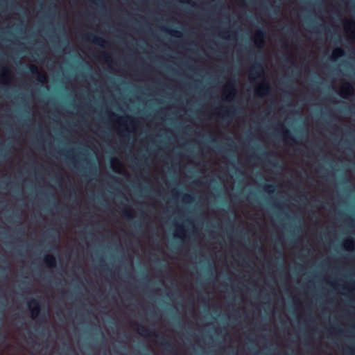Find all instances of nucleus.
I'll return each instance as SVG.
<instances>
[{"mask_svg":"<svg viewBox=\"0 0 355 355\" xmlns=\"http://www.w3.org/2000/svg\"><path fill=\"white\" fill-rule=\"evenodd\" d=\"M228 140H229L230 141H231V142H233V141H232V138H229V139H228Z\"/></svg>","mask_w":355,"mask_h":355,"instance_id":"nucleus-34","label":"nucleus"},{"mask_svg":"<svg viewBox=\"0 0 355 355\" xmlns=\"http://www.w3.org/2000/svg\"><path fill=\"white\" fill-rule=\"evenodd\" d=\"M267 155H270L275 156V153H267Z\"/></svg>","mask_w":355,"mask_h":355,"instance_id":"nucleus-32","label":"nucleus"},{"mask_svg":"<svg viewBox=\"0 0 355 355\" xmlns=\"http://www.w3.org/2000/svg\"><path fill=\"white\" fill-rule=\"evenodd\" d=\"M101 57L106 61H108V59L110 58L108 55L104 53L101 55Z\"/></svg>","mask_w":355,"mask_h":355,"instance_id":"nucleus-26","label":"nucleus"},{"mask_svg":"<svg viewBox=\"0 0 355 355\" xmlns=\"http://www.w3.org/2000/svg\"><path fill=\"white\" fill-rule=\"evenodd\" d=\"M10 73V70L7 67H3L1 70V76L2 78H8L9 75Z\"/></svg>","mask_w":355,"mask_h":355,"instance_id":"nucleus-16","label":"nucleus"},{"mask_svg":"<svg viewBox=\"0 0 355 355\" xmlns=\"http://www.w3.org/2000/svg\"><path fill=\"white\" fill-rule=\"evenodd\" d=\"M44 265L49 268H53L56 265V259L52 254H46L43 259Z\"/></svg>","mask_w":355,"mask_h":355,"instance_id":"nucleus-11","label":"nucleus"},{"mask_svg":"<svg viewBox=\"0 0 355 355\" xmlns=\"http://www.w3.org/2000/svg\"><path fill=\"white\" fill-rule=\"evenodd\" d=\"M336 331H337L339 333H341L343 331L342 329H338V328H334Z\"/></svg>","mask_w":355,"mask_h":355,"instance_id":"nucleus-30","label":"nucleus"},{"mask_svg":"<svg viewBox=\"0 0 355 355\" xmlns=\"http://www.w3.org/2000/svg\"><path fill=\"white\" fill-rule=\"evenodd\" d=\"M183 200L186 202H190L193 200V197L189 194H186L184 196Z\"/></svg>","mask_w":355,"mask_h":355,"instance_id":"nucleus-20","label":"nucleus"},{"mask_svg":"<svg viewBox=\"0 0 355 355\" xmlns=\"http://www.w3.org/2000/svg\"><path fill=\"white\" fill-rule=\"evenodd\" d=\"M113 161H116V162H117L118 163H119V161L117 159H113Z\"/></svg>","mask_w":355,"mask_h":355,"instance_id":"nucleus-35","label":"nucleus"},{"mask_svg":"<svg viewBox=\"0 0 355 355\" xmlns=\"http://www.w3.org/2000/svg\"><path fill=\"white\" fill-rule=\"evenodd\" d=\"M264 191L268 193H273L275 191V186L273 184H266L263 187Z\"/></svg>","mask_w":355,"mask_h":355,"instance_id":"nucleus-17","label":"nucleus"},{"mask_svg":"<svg viewBox=\"0 0 355 355\" xmlns=\"http://www.w3.org/2000/svg\"><path fill=\"white\" fill-rule=\"evenodd\" d=\"M346 352L348 355H352L353 354H355V349L348 347L346 349Z\"/></svg>","mask_w":355,"mask_h":355,"instance_id":"nucleus-22","label":"nucleus"},{"mask_svg":"<svg viewBox=\"0 0 355 355\" xmlns=\"http://www.w3.org/2000/svg\"><path fill=\"white\" fill-rule=\"evenodd\" d=\"M178 1L180 2H182V3H190L189 0H178Z\"/></svg>","mask_w":355,"mask_h":355,"instance_id":"nucleus-29","label":"nucleus"},{"mask_svg":"<svg viewBox=\"0 0 355 355\" xmlns=\"http://www.w3.org/2000/svg\"><path fill=\"white\" fill-rule=\"evenodd\" d=\"M28 73L32 75H37V80L42 83H45L46 80V76L44 74L40 73L37 67L34 64L28 67Z\"/></svg>","mask_w":355,"mask_h":355,"instance_id":"nucleus-7","label":"nucleus"},{"mask_svg":"<svg viewBox=\"0 0 355 355\" xmlns=\"http://www.w3.org/2000/svg\"><path fill=\"white\" fill-rule=\"evenodd\" d=\"M270 86L268 83L266 82L260 84L256 89V93L259 96H261L263 94L268 95L270 94Z\"/></svg>","mask_w":355,"mask_h":355,"instance_id":"nucleus-6","label":"nucleus"},{"mask_svg":"<svg viewBox=\"0 0 355 355\" xmlns=\"http://www.w3.org/2000/svg\"><path fill=\"white\" fill-rule=\"evenodd\" d=\"M353 246H354V241L352 240V239H349V240H347L345 242V248L348 250H351L353 249Z\"/></svg>","mask_w":355,"mask_h":355,"instance_id":"nucleus-18","label":"nucleus"},{"mask_svg":"<svg viewBox=\"0 0 355 355\" xmlns=\"http://www.w3.org/2000/svg\"><path fill=\"white\" fill-rule=\"evenodd\" d=\"M85 39L92 43H94L99 46H103L104 40L102 37H98L94 33H89L85 35Z\"/></svg>","mask_w":355,"mask_h":355,"instance_id":"nucleus-9","label":"nucleus"},{"mask_svg":"<svg viewBox=\"0 0 355 355\" xmlns=\"http://www.w3.org/2000/svg\"><path fill=\"white\" fill-rule=\"evenodd\" d=\"M284 47H285L286 49H287L288 45H287L286 44H284Z\"/></svg>","mask_w":355,"mask_h":355,"instance_id":"nucleus-33","label":"nucleus"},{"mask_svg":"<svg viewBox=\"0 0 355 355\" xmlns=\"http://www.w3.org/2000/svg\"><path fill=\"white\" fill-rule=\"evenodd\" d=\"M354 284H355V282H354Z\"/></svg>","mask_w":355,"mask_h":355,"instance_id":"nucleus-38","label":"nucleus"},{"mask_svg":"<svg viewBox=\"0 0 355 355\" xmlns=\"http://www.w3.org/2000/svg\"><path fill=\"white\" fill-rule=\"evenodd\" d=\"M2 322H3V319L1 318V323H0V329H1V327H2Z\"/></svg>","mask_w":355,"mask_h":355,"instance_id":"nucleus-31","label":"nucleus"},{"mask_svg":"<svg viewBox=\"0 0 355 355\" xmlns=\"http://www.w3.org/2000/svg\"><path fill=\"white\" fill-rule=\"evenodd\" d=\"M344 54H345L344 49L340 47H338L334 51L333 55L331 57V59L332 60H336L338 58L343 56Z\"/></svg>","mask_w":355,"mask_h":355,"instance_id":"nucleus-13","label":"nucleus"},{"mask_svg":"<svg viewBox=\"0 0 355 355\" xmlns=\"http://www.w3.org/2000/svg\"><path fill=\"white\" fill-rule=\"evenodd\" d=\"M268 163L272 165V166L274 167H278L279 166V164L276 161H268Z\"/></svg>","mask_w":355,"mask_h":355,"instance_id":"nucleus-25","label":"nucleus"},{"mask_svg":"<svg viewBox=\"0 0 355 355\" xmlns=\"http://www.w3.org/2000/svg\"><path fill=\"white\" fill-rule=\"evenodd\" d=\"M90 2L94 3L96 6H99L102 3H103V0H89Z\"/></svg>","mask_w":355,"mask_h":355,"instance_id":"nucleus-23","label":"nucleus"},{"mask_svg":"<svg viewBox=\"0 0 355 355\" xmlns=\"http://www.w3.org/2000/svg\"><path fill=\"white\" fill-rule=\"evenodd\" d=\"M253 76L258 78H263L265 76L264 68L261 62H256L250 69V79L251 81H253L254 78L252 77Z\"/></svg>","mask_w":355,"mask_h":355,"instance_id":"nucleus-2","label":"nucleus"},{"mask_svg":"<svg viewBox=\"0 0 355 355\" xmlns=\"http://www.w3.org/2000/svg\"><path fill=\"white\" fill-rule=\"evenodd\" d=\"M110 115H111V116H114L117 117V119H119L120 121H123V117H119V116H116V115L114 113H113V112H111V113H110Z\"/></svg>","mask_w":355,"mask_h":355,"instance_id":"nucleus-27","label":"nucleus"},{"mask_svg":"<svg viewBox=\"0 0 355 355\" xmlns=\"http://www.w3.org/2000/svg\"><path fill=\"white\" fill-rule=\"evenodd\" d=\"M134 326L140 335L149 338H155L166 351L173 354L175 352L173 343L157 334L155 331L148 329L141 324L134 323Z\"/></svg>","mask_w":355,"mask_h":355,"instance_id":"nucleus-1","label":"nucleus"},{"mask_svg":"<svg viewBox=\"0 0 355 355\" xmlns=\"http://www.w3.org/2000/svg\"><path fill=\"white\" fill-rule=\"evenodd\" d=\"M126 119L130 121V124H132V123H133V119L132 118H131L130 116H127Z\"/></svg>","mask_w":355,"mask_h":355,"instance_id":"nucleus-28","label":"nucleus"},{"mask_svg":"<svg viewBox=\"0 0 355 355\" xmlns=\"http://www.w3.org/2000/svg\"><path fill=\"white\" fill-rule=\"evenodd\" d=\"M163 30L173 37H180V33L177 30L167 28H163Z\"/></svg>","mask_w":355,"mask_h":355,"instance_id":"nucleus-15","label":"nucleus"},{"mask_svg":"<svg viewBox=\"0 0 355 355\" xmlns=\"http://www.w3.org/2000/svg\"><path fill=\"white\" fill-rule=\"evenodd\" d=\"M6 334L2 331H0V340L3 341L6 340Z\"/></svg>","mask_w":355,"mask_h":355,"instance_id":"nucleus-24","label":"nucleus"},{"mask_svg":"<svg viewBox=\"0 0 355 355\" xmlns=\"http://www.w3.org/2000/svg\"><path fill=\"white\" fill-rule=\"evenodd\" d=\"M276 8L279 10V6H276Z\"/></svg>","mask_w":355,"mask_h":355,"instance_id":"nucleus-37","label":"nucleus"},{"mask_svg":"<svg viewBox=\"0 0 355 355\" xmlns=\"http://www.w3.org/2000/svg\"><path fill=\"white\" fill-rule=\"evenodd\" d=\"M123 137H125V136H126V135H125L124 132H123Z\"/></svg>","mask_w":355,"mask_h":355,"instance_id":"nucleus-36","label":"nucleus"},{"mask_svg":"<svg viewBox=\"0 0 355 355\" xmlns=\"http://www.w3.org/2000/svg\"><path fill=\"white\" fill-rule=\"evenodd\" d=\"M220 115L223 121L230 120L234 114L233 107H221Z\"/></svg>","mask_w":355,"mask_h":355,"instance_id":"nucleus-5","label":"nucleus"},{"mask_svg":"<svg viewBox=\"0 0 355 355\" xmlns=\"http://www.w3.org/2000/svg\"><path fill=\"white\" fill-rule=\"evenodd\" d=\"M354 87L352 85L348 82L344 83L341 87L340 95L342 97L345 98V94L351 95L353 94Z\"/></svg>","mask_w":355,"mask_h":355,"instance_id":"nucleus-10","label":"nucleus"},{"mask_svg":"<svg viewBox=\"0 0 355 355\" xmlns=\"http://www.w3.org/2000/svg\"><path fill=\"white\" fill-rule=\"evenodd\" d=\"M123 215L128 218H132L130 211L126 209L123 211Z\"/></svg>","mask_w":355,"mask_h":355,"instance_id":"nucleus-21","label":"nucleus"},{"mask_svg":"<svg viewBox=\"0 0 355 355\" xmlns=\"http://www.w3.org/2000/svg\"><path fill=\"white\" fill-rule=\"evenodd\" d=\"M265 37V31L261 28H258L256 31L254 38V44L257 48L261 49L263 46Z\"/></svg>","mask_w":355,"mask_h":355,"instance_id":"nucleus-4","label":"nucleus"},{"mask_svg":"<svg viewBox=\"0 0 355 355\" xmlns=\"http://www.w3.org/2000/svg\"><path fill=\"white\" fill-rule=\"evenodd\" d=\"M281 129L279 130V132L283 136L285 139H289L293 140L296 142V140L291 135V132L288 130V129L283 125L280 124Z\"/></svg>","mask_w":355,"mask_h":355,"instance_id":"nucleus-12","label":"nucleus"},{"mask_svg":"<svg viewBox=\"0 0 355 355\" xmlns=\"http://www.w3.org/2000/svg\"><path fill=\"white\" fill-rule=\"evenodd\" d=\"M185 230L182 226H178L177 231L175 234V236L178 239H183Z\"/></svg>","mask_w":355,"mask_h":355,"instance_id":"nucleus-14","label":"nucleus"},{"mask_svg":"<svg viewBox=\"0 0 355 355\" xmlns=\"http://www.w3.org/2000/svg\"><path fill=\"white\" fill-rule=\"evenodd\" d=\"M226 90L228 92V94L225 96V99L229 101L230 98L234 96L236 94L235 82L232 80L229 81L226 85Z\"/></svg>","mask_w":355,"mask_h":355,"instance_id":"nucleus-8","label":"nucleus"},{"mask_svg":"<svg viewBox=\"0 0 355 355\" xmlns=\"http://www.w3.org/2000/svg\"><path fill=\"white\" fill-rule=\"evenodd\" d=\"M29 309L33 319L36 318L41 310V306L37 299H31L28 302Z\"/></svg>","mask_w":355,"mask_h":355,"instance_id":"nucleus-3","label":"nucleus"},{"mask_svg":"<svg viewBox=\"0 0 355 355\" xmlns=\"http://www.w3.org/2000/svg\"><path fill=\"white\" fill-rule=\"evenodd\" d=\"M345 26L346 28H349V29H351L353 26L354 30L352 32L353 35H355V21H350L347 22Z\"/></svg>","mask_w":355,"mask_h":355,"instance_id":"nucleus-19","label":"nucleus"}]
</instances>
